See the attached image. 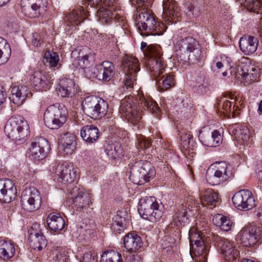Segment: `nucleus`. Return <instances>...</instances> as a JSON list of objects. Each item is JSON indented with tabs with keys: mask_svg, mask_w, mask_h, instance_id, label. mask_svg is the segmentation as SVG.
Wrapping results in <instances>:
<instances>
[{
	"mask_svg": "<svg viewBox=\"0 0 262 262\" xmlns=\"http://www.w3.org/2000/svg\"><path fill=\"white\" fill-rule=\"evenodd\" d=\"M137 104L138 106L140 105L153 114H157L159 112L158 104L151 97L145 96L141 91L138 92L136 96H129L122 100L119 108L122 117L125 118L132 124H137L141 119L140 108L137 110Z\"/></svg>",
	"mask_w": 262,
	"mask_h": 262,
	"instance_id": "f257e3e1",
	"label": "nucleus"
},
{
	"mask_svg": "<svg viewBox=\"0 0 262 262\" xmlns=\"http://www.w3.org/2000/svg\"><path fill=\"white\" fill-rule=\"evenodd\" d=\"M143 7L137 10L135 14L136 25L142 36L160 35L166 31L167 27L163 23L157 22L147 7L151 5L152 0H138Z\"/></svg>",
	"mask_w": 262,
	"mask_h": 262,
	"instance_id": "f03ea898",
	"label": "nucleus"
},
{
	"mask_svg": "<svg viewBox=\"0 0 262 262\" xmlns=\"http://www.w3.org/2000/svg\"><path fill=\"white\" fill-rule=\"evenodd\" d=\"M7 137L18 144L24 143L29 135V126L22 116L14 115L7 121L4 128Z\"/></svg>",
	"mask_w": 262,
	"mask_h": 262,
	"instance_id": "7ed1b4c3",
	"label": "nucleus"
},
{
	"mask_svg": "<svg viewBox=\"0 0 262 262\" xmlns=\"http://www.w3.org/2000/svg\"><path fill=\"white\" fill-rule=\"evenodd\" d=\"M138 211L142 218L157 222L163 215L164 205L154 197H145L140 200Z\"/></svg>",
	"mask_w": 262,
	"mask_h": 262,
	"instance_id": "20e7f679",
	"label": "nucleus"
},
{
	"mask_svg": "<svg viewBox=\"0 0 262 262\" xmlns=\"http://www.w3.org/2000/svg\"><path fill=\"white\" fill-rule=\"evenodd\" d=\"M68 111L64 105L55 104L49 106L45 111L43 120L45 125L52 129H57L67 121Z\"/></svg>",
	"mask_w": 262,
	"mask_h": 262,
	"instance_id": "39448f33",
	"label": "nucleus"
},
{
	"mask_svg": "<svg viewBox=\"0 0 262 262\" xmlns=\"http://www.w3.org/2000/svg\"><path fill=\"white\" fill-rule=\"evenodd\" d=\"M232 176L231 166L226 162H216L206 171L207 182L212 185H217L226 182Z\"/></svg>",
	"mask_w": 262,
	"mask_h": 262,
	"instance_id": "423d86ee",
	"label": "nucleus"
},
{
	"mask_svg": "<svg viewBox=\"0 0 262 262\" xmlns=\"http://www.w3.org/2000/svg\"><path fill=\"white\" fill-rule=\"evenodd\" d=\"M82 107L87 116L93 119H99L104 117L107 112L108 105L103 99L91 96L84 99Z\"/></svg>",
	"mask_w": 262,
	"mask_h": 262,
	"instance_id": "0eeeda50",
	"label": "nucleus"
},
{
	"mask_svg": "<svg viewBox=\"0 0 262 262\" xmlns=\"http://www.w3.org/2000/svg\"><path fill=\"white\" fill-rule=\"evenodd\" d=\"M155 174V170L149 162H139L130 168L129 178L134 184L141 185L149 182Z\"/></svg>",
	"mask_w": 262,
	"mask_h": 262,
	"instance_id": "6e6552de",
	"label": "nucleus"
},
{
	"mask_svg": "<svg viewBox=\"0 0 262 262\" xmlns=\"http://www.w3.org/2000/svg\"><path fill=\"white\" fill-rule=\"evenodd\" d=\"M54 177L61 183H71L77 177V169L71 164H55L50 168Z\"/></svg>",
	"mask_w": 262,
	"mask_h": 262,
	"instance_id": "1a4fd4ad",
	"label": "nucleus"
},
{
	"mask_svg": "<svg viewBox=\"0 0 262 262\" xmlns=\"http://www.w3.org/2000/svg\"><path fill=\"white\" fill-rule=\"evenodd\" d=\"M238 237L245 247L255 245L262 238V227L250 225L244 227L238 233Z\"/></svg>",
	"mask_w": 262,
	"mask_h": 262,
	"instance_id": "9d476101",
	"label": "nucleus"
},
{
	"mask_svg": "<svg viewBox=\"0 0 262 262\" xmlns=\"http://www.w3.org/2000/svg\"><path fill=\"white\" fill-rule=\"evenodd\" d=\"M250 67V60L248 58L242 57L236 63L237 69V76L242 77V79L249 82H258L260 80L259 78L260 69L258 68H252V73H249V68Z\"/></svg>",
	"mask_w": 262,
	"mask_h": 262,
	"instance_id": "9b49d317",
	"label": "nucleus"
},
{
	"mask_svg": "<svg viewBox=\"0 0 262 262\" xmlns=\"http://www.w3.org/2000/svg\"><path fill=\"white\" fill-rule=\"evenodd\" d=\"M48 0H21V10L26 15L36 17L47 11Z\"/></svg>",
	"mask_w": 262,
	"mask_h": 262,
	"instance_id": "f8f14e48",
	"label": "nucleus"
},
{
	"mask_svg": "<svg viewBox=\"0 0 262 262\" xmlns=\"http://www.w3.org/2000/svg\"><path fill=\"white\" fill-rule=\"evenodd\" d=\"M21 202L26 210L32 212L40 207L41 199L39 191L36 188L31 187L23 191Z\"/></svg>",
	"mask_w": 262,
	"mask_h": 262,
	"instance_id": "ddd939ff",
	"label": "nucleus"
},
{
	"mask_svg": "<svg viewBox=\"0 0 262 262\" xmlns=\"http://www.w3.org/2000/svg\"><path fill=\"white\" fill-rule=\"evenodd\" d=\"M73 203L77 209H84L92 204V194L80 186H75L71 191Z\"/></svg>",
	"mask_w": 262,
	"mask_h": 262,
	"instance_id": "4468645a",
	"label": "nucleus"
},
{
	"mask_svg": "<svg viewBox=\"0 0 262 262\" xmlns=\"http://www.w3.org/2000/svg\"><path fill=\"white\" fill-rule=\"evenodd\" d=\"M232 199L233 205L238 210H250L255 205L253 194L248 190L243 189L237 192L233 195Z\"/></svg>",
	"mask_w": 262,
	"mask_h": 262,
	"instance_id": "2eb2a0df",
	"label": "nucleus"
},
{
	"mask_svg": "<svg viewBox=\"0 0 262 262\" xmlns=\"http://www.w3.org/2000/svg\"><path fill=\"white\" fill-rule=\"evenodd\" d=\"M50 149V146L48 141L43 137L34 139L29 147L31 156L36 160L44 159Z\"/></svg>",
	"mask_w": 262,
	"mask_h": 262,
	"instance_id": "dca6fc26",
	"label": "nucleus"
},
{
	"mask_svg": "<svg viewBox=\"0 0 262 262\" xmlns=\"http://www.w3.org/2000/svg\"><path fill=\"white\" fill-rule=\"evenodd\" d=\"M17 195V189L13 182L8 179L0 180V202L9 203Z\"/></svg>",
	"mask_w": 262,
	"mask_h": 262,
	"instance_id": "f3484780",
	"label": "nucleus"
},
{
	"mask_svg": "<svg viewBox=\"0 0 262 262\" xmlns=\"http://www.w3.org/2000/svg\"><path fill=\"white\" fill-rule=\"evenodd\" d=\"M123 66L125 72V82L136 81L137 74L140 69L138 59L133 56L126 55L124 57Z\"/></svg>",
	"mask_w": 262,
	"mask_h": 262,
	"instance_id": "a211bd4d",
	"label": "nucleus"
},
{
	"mask_svg": "<svg viewBox=\"0 0 262 262\" xmlns=\"http://www.w3.org/2000/svg\"><path fill=\"white\" fill-rule=\"evenodd\" d=\"M93 70V78L100 81H109L114 76L115 67L112 62L106 61L96 65Z\"/></svg>",
	"mask_w": 262,
	"mask_h": 262,
	"instance_id": "6ab92c4d",
	"label": "nucleus"
},
{
	"mask_svg": "<svg viewBox=\"0 0 262 262\" xmlns=\"http://www.w3.org/2000/svg\"><path fill=\"white\" fill-rule=\"evenodd\" d=\"M149 56L150 59L149 60L148 66L151 72L156 78V80L159 81L161 79H158V76L161 73V70L163 69V64L161 59L162 54L159 49L155 47H150L149 49Z\"/></svg>",
	"mask_w": 262,
	"mask_h": 262,
	"instance_id": "aec40b11",
	"label": "nucleus"
},
{
	"mask_svg": "<svg viewBox=\"0 0 262 262\" xmlns=\"http://www.w3.org/2000/svg\"><path fill=\"white\" fill-rule=\"evenodd\" d=\"M163 13L170 23H176L179 21L180 14L176 2L174 0H163Z\"/></svg>",
	"mask_w": 262,
	"mask_h": 262,
	"instance_id": "412c9836",
	"label": "nucleus"
},
{
	"mask_svg": "<svg viewBox=\"0 0 262 262\" xmlns=\"http://www.w3.org/2000/svg\"><path fill=\"white\" fill-rule=\"evenodd\" d=\"M89 11L84 7L79 6L67 15L65 21L68 25H78L83 20L88 18Z\"/></svg>",
	"mask_w": 262,
	"mask_h": 262,
	"instance_id": "4be33fe9",
	"label": "nucleus"
},
{
	"mask_svg": "<svg viewBox=\"0 0 262 262\" xmlns=\"http://www.w3.org/2000/svg\"><path fill=\"white\" fill-rule=\"evenodd\" d=\"M11 92V101L17 106L21 105L28 95L30 94L27 86L23 84L12 86Z\"/></svg>",
	"mask_w": 262,
	"mask_h": 262,
	"instance_id": "5701e85b",
	"label": "nucleus"
},
{
	"mask_svg": "<svg viewBox=\"0 0 262 262\" xmlns=\"http://www.w3.org/2000/svg\"><path fill=\"white\" fill-rule=\"evenodd\" d=\"M221 253L225 256L227 261H234L239 255V252L235 249L233 243L228 239H222L219 244Z\"/></svg>",
	"mask_w": 262,
	"mask_h": 262,
	"instance_id": "b1692460",
	"label": "nucleus"
},
{
	"mask_svg": "<svg viewBox=\"0 0 262 262\" xmlns=\"http://www.w3.org/2000/svg\"><path fill=\"white\" fill-rule=\"evenodd\" d=\"M209 252V247L205 243V241L197 244H191L190 245V254L192 257H198L196 261L206 262Z\"/></svg>",
	"mask_w": 262,
	"mask_h": 262,
	"instance_id": "393cba45",
	"label": "nucleus"
},
{
	"mask_svg": "<svg viewBox=\"0 0 262 262\" xmlns=\"http://www.w3.org/2000/svg\"><path fill=\"white\" fill-rule=\"evenodd\" d=\"M200 199L203 206L213 208L217 206L220 201L217 192L212 189H207L200 192Z\"/></svg>",
	"mask_w": 262,
	"mask_h": 262,
	"instance_id": "a878e982",
	"label": "nucleus"
},
{
	"mask_svg": "<svg viewBox=\"0 0 262 262\" xmlns=\"http://www.w3.org/2000/svg\"><path fill=\"white\" fill-rule=\"evenodd\" d=\"M114 2V0H109L108 2L106 3V5H103L100 6V8L98 10L97 14L101 23H109L118 15L117 13L112 12V9L113 8L112 7V6L113 5Z\"/></svg>",
	"mask_w": 262,
	"mask_h": 262,
	"instance_id": "bb28decb",
	"label": "nucleus"
},
{
	"mask_svg": "<svg viewBox=\"0 0 262 262\" xmlns=\"http://www.w3.org/2000/svg\"><path fill=\"white\" fill-rule=\"evenodd\" d=\"M258 41L256 37L252 36H245L239 39L241 50L246 55L254 53L257 48Z\"/></svg>",
	"mask_w": 262,
	"mask_h": 262,
	"instance_id": "cd10ccee",
	"label": "nucleus"
},
{
	"mask_svg": "<svg viewBox=\"0 0 262 262\" xmlns=\"http://www.w3.org/2000/svg\"><path fill=\"white\" fill-rule=\"evenodd\" d=\"M123 244L127 251L135 253L142 246V242L140 236L135 233H128L123 239Z\"/></svg>",
	"mask_w": 262,
	"mask_h": 262,
	"instance_id": "c85d7f7f",
	"label": "nucleus"
},
{
	"mask_svg": "<svg viewBox=\"0 0 262 262\" xmlns=\"http://www.w3.org/2000/svg\"><path fill=\"white\" fill-rule=\"evenodd\" d=\"M178 46L180 50L185 53H194L196 56L200 55V50L197 47L198 41L191 37L182 39L179 41Z\"/></svg>",
	"mask_w": 262,
	"mask_h": 262,
	"instance_id": "c756f323",
	"label": "nucleus"
},
{
	"mask_svg": "<svg viewBox=\"0 0 262 262\" xmlns=\"http://www.w3.org/2000/svg\"><path fill=\"white\" fill-rule=\"evenodd\" d=\"M199 140L205 146L208 147H216L222 143V136L217 130H214L211 135H204L199 136Z\"/></svg>",
	"mask_w": 262,
	"mask_h": 262,
	"instance_id": "7c9ffc66",
	"label": "nucleus"
},
{
	"mask_svg": "<svg viewBox=\"0 0 262 262\" xmlns=\"http://www.w3.org/2000/svg\"><path fill=\"white\" fill-rule=\"evenodd\" d=\"M80 135L84 141L89 143H93L99 138V129L93 125H86L82 128Z\"/></svg>",
	"mask_w": 262,
	"mask_h": 262,
	"instance_id": "2f4dec72",
	"label": "nucleus"
},
{
	"mask_svg": "<svg viewBox=\"0 0 262 262\" xmlns=\"http://www.w3.org/2000/svg\"><path fill=\"white\" fill-rule=\"evenodd\" d=\"M56 90L62 97H69L78 92L79 88L76 83H59Z\"/></svg>",
	"mask_w": 262,
	"mask_h": 262,
	"instance_id": "473e14b6",
	"label": "nucleus"
},
{
	"mask_svg": "<svg viewBox=\"0 0 262 262\" xmlns=\"http://www.w3.org/2000/svg\"><path fill=\"white\" fill-rule=\"evenodd\" d=\"M47 222L50 229L54 231H61L65 226L63 219L59 214L54 212L49 214L47 219Z\"/></svg>",
	"mask_w": 262,
	"mask_h": 262,
	"instance_id": "72a5a7b5",
	"label": "nucleus"
},
{
	"mask_svg": "<svg viewBox=\"0 0 262 262\" xmlns=\"http://www.w3.org/2000/svg\"><path fill=\"white\" fill-rule=\"evenodd\" d=\"M15 252L14 244L3 239H0V258L8 260L12 258Z\"/></svg>",
	"mask_w": 262,
	"mask_h": 262,
	"instance_id": "f704fd0d",
	"label": "nucleus"
},
{
	"mask_svg": "<svg viewBox=\"0 0 262 262\" xmlns=\"http://www.w3.org/2000/svg\"><path fill=\"white\" fill-rule=\"evenodd\" d=\"M29 241L30 247L38 251H41L47 245V241L43 234L37 235L32 232L29 237Z\"/></svg>",
	"mask_w": 262,
	"mask_h": 262,
	"instance_id": "c9c22d12",
	"label": "nucleus"
},
{
	"mask_svg": "<svg viewBox=\"0 0 262 262\" xmlns=\"http://www.w3.org/2000/svg\"><path fill=\"white\" fill-rule=\"evenodd\" d=\"M188 210H190L189 207H187L186 205H182L176 212L171 224H174L178 227L184 225L188 219Z\"/></svg>",
	"mask_w": 262,
	"mask_h": 262,
	"instance_id": "e433bc0d",
	"label": "nucleus"
},
{
	"mask_svg": "<svg viewBox=\"0 0 262 262\" xmlns=\"http://www.w3.org/2000/svg\"><path fill=\"white\" fill-rule=\"evenodd\" d=\"M11 50L7 40L0 37V65L7 62L10 57Z\"/></svg>",
	"mask_w": 262,
	"mask_h": 262,
	"instance_id": "4c0bfd02",
	"label": "nucleus"
},
{
	"mask_svg": "<svg viewBox=\"0 0 262 262\" xmlns=\"http://www.w3.org/2000/svg\"><path fill=\"white\" fill-rule=\"evenodd\" d=\"M214 224L225 231H229L232 227V223L229 218L221 214H215L213 217Z\"/></svg>",
	"mask_w": 262,
	"mask_h": 262,
	"instance_id": "58836bf2",
	"label": "nucleus"
},
{
	"mask_svg": "<svg viewBox=\"0 0 262 262\" xmlns=\"http://www.w3.org/2000/svg\"><path fill=\"white\" fill-rule=\"evenodd\" d=\"M100 262H123L121 254L114 250H107L103 252Z\"/></svg>",
	"mask_w": 262,
	"mask_h": 262,
	"instance_id": "ea45409f",
	"label": "nucleus"
},
{
	"mask_svg": "<svg viewBox=\"0 0 262 262\" xmlns=\"http://www.w3.org/2000/svg\"><path fill=\"white\" fill-rule=\"evenodd\" d=\"M108 157L112 159H116L123 155V149L119 143L108 145L105 149Z\"/></svg>",
	"mask_w": 262,
	"mask_h": 262,
	"instance_id": "a19ab883",
	"label": "nucleus"
},
{
	"mask_svg": "<svg viewBox=\"0 0 262 262\" xmlns=\"http://www.w3.org/2000/svg\"><path fill=\"white\" fill-rule=\"evenodd\" d=\"M234 135L235 140L240 144L247 142L250 137L249 129L246 126H242L234 130Z\"/></svg>",
	"mask_w": 262,
	"mask_h": 262,
	"instance_id": "79ce46f5",
	"label": "nucleus"
},
{
	"mask_svg": "<svg viewBox=\"0 0 262 262\" xmlns=\"http://www.w3.org/2000/svg\"><path fill=\"white\" fill-rule=\"evenodd\" d=\"M181 144L185 150H189L193 146V136L189 132L182 131L180 133Z\"/></svg>",
	"mask_w": 262,
	"mask_h": 262,
	"instance_id": "37998d69",
	"label": "nucleus"
},
{
	"mask_svg": "<svg viewBox=\"0 0 262 262\" xmlns=\"http://www.w3.org/2000/svg\"><path fill=\"white\" fill-rule=\"evenodd\" d=\"M241 4L251 11L256 12L262 6L260 0H239Z\"/></svg>",
	"mask_w": 262,
	"mask_h": 262,
	"instance_id": "c03bdc74",
	"label": "nucleus"
},
{
	"mask_svg": "<svg viewBox=\"0 0 262 262\" xmlns=\"http://www.w3.org/2000/svg\"><path fill=\"white\" fill-rule=\"evenodd\" d=\"M44 59L51 67H57L59 60L57 53L53 51H46L44 55Z\"/></svg>",
	"mask_w": 262,
	"mask_h": 262,
	"instance_id": "a18cd8bd",
	"label": "nucleus"
},
{
	"mask_svg": "<svg viewBox=\"0 0 262 262\" xmlns=\"http://www.w3.org/2000/svg\"><path fill=\"white\" fill-rule=\"evenodd\" d=\"M227 96H224L219 101L217 102V107L219 108L222 107L224 110L226 112L230 111L232 106V102L228 100L227 98L231 99L232 100L234 99L233 95H232L230 93L226 94Z\"/></svg>",
	"mask_w": 262,
	"mask_h": 262,
	"instance_id": "49530a36",
	"label": "nucleus"
},
{
	"mask_svg": "<svg viewBox=\"0 0 262 262\" xmlns=\"http://www.w3.org/2000/svg\"><path fill=\"white\" fill-rule=\"evenodd\" d=\"M189 238L190 245L191 244H197L204 241V236L201 232L195 228H191L189 231Z\"/></svg>",
	"mask_w": 262,
	"mask_h": 262,
	"instance_id": "de8ad7c7",
	"label": "nucleus"
},
{
	"mask_svg": "<svg viewBox=\"0 0 262 262\" xmlns=\"http://www.w3.org/2000/svg\"><path fill=\"white\" fill-rule=\"evenodd\" d=\"M59 144L63 145L76 144V137L73 134H65L61 136Z\"/></svg>",
	"mask_w": 262,
	"mask_h": 262,
	"instance_id": "09e8293b",
	"label": "nucleus"
},
{
	"mask_svg": "<svg viewBox=\"0 0 262 262\" xmlns=\"http://www.w3.org/2000/svg\"><path fill=\"white\" fill-rule=\"evenodd\" d=\"M137 147L141 149H145L150 147L151 142L141 135L137 136Z\"/></svg>",
	"mask_w": 262,
	"mask_h": 262,
	"instance_id": "8fccbe9b",
	"label": "nucleus"
},
{
	"mask_svg": "<svg viewBox=\"0 0 262 262\" xmlns=\"http://www.w3.org/2000/svg\"><path fill=\"white\" fill-rule=\"evenodd\" d=\"M113 220L114 222L112 223L113 228L114 229L117 228V230L121 231L125 225V219L117 214L113 218Z\"/></svg>",
	"mask_w": 262,
	"mask_h": 262,
	"instance_id": "3c124183",
	"label": "nucleus"
},
{
	"mask_svg": "<svg viewBox=\"0 0 262 262\" xmlns=\"http://www.w3.org/2000/svg\"><path fill=\"white\" fill-rule=\"evenodd\" d=\"M76 144H59V148L64 155L72 154L76 149Z\"/></svg>",
	"mask_w": 262,
	"mask_h": 262,
	"instance_id": "603ef678",
	"label": "nucleus"
},
{
	"mask_svg": "<svg viewBox=\"0 0 262 262\" xmlns=\"http://www.w3.org/2000/svg\"><path fill=\"white\" fill-rule=\"evenodd\" d=\"M97 254L93 251H88L85 253L83 256L82 259L80 262H97Z\"/></svg>",
	"mask_w": 262,
	"mask_h": 262,
	"instance_id": "864d4df0",
	"label": "nucleus"
},
{
	"mask_svg": "<svg viewBox=\"0 0 262 262\" xmlns=\"http://www.w3.org/2000/svg\"><path fill=\"white\" fill-rule=\"evenodd\" d=\"M174 245V239L170 237H166L162 243V249L166 252L170 251Z\"/></svg>",
	"mask_w": 262,
	"mask_h": 262,
	"instance_id": "5fc2aeb1",
	"label": "nucleus"
},
{
	"mask_svg": "<svg viewBox=\"0 0 262 262\" xmlns=\"http://www.w3.org/2000/svg\"><path fill=\"white\" fill-rule=\"evenodd\" d=\"M51 83H36L34 86L36 91H47L50 90Z\"/></svg>",
	"mask_w": 262,
	"mask_h": 262,
	"instance_id": "6e6d98bb",
	"label": "nucleus"
},
{
	"mask_svg": "<svg viewBox=\"0 0 262 262\" xmlns=\"http://www.w3.org/2000/svg\"><path fill=\"white\" fill-rule=\"evenodd\" d=\"M78 65L83 70L88 71V67L89 66V61L88 56H84L78 60Z\"/></svg>",
	"mask_w": 262,
	"mask_h": 262,
	"instance_id": "4d7b16f0",
	"label": "nucleus"
},
{
	"mask_svg": "<svg viewBox=\"0 0 262 262\" xmlns=\"http://www.w3.org/2000/svg\"><path fill=\"white\" fill-rule=\"evenodd\" d=\"M35 233L37 235L42 234L41 232L40 225L37 223H34L30 228L28 230L29 236L31 235V233Z\"/></svg>",
	"mask_w": 262,
	"mask_h": 262,
	"instance_id": "13d9d810",
	"label": "nucleus"
},
{
	"mask_svg": "<svg viewBox=\"0 0 262 262\" xmlns=\"http://www.w3.org/2000/svg\"><path fill=\"white\" fill-rule=\"evenodd\" d=\"M174 83H157L158 90L161 92H164L167 90L169 88L174 86Z\"/></svg>",
	"mask_w": 262,
	"mask_h": 262,
	"instance_id": "bf43d9fd",
	"label": "nucleus"
},
{
	"mask_svg": "<svg viewBox=\"0 0 262 262\" xmlns=\"http://www.w3.org/2000/svg\"><path fill=\"white\" fill-rule=\"evenodd\" d=\"M32 43L36 47H39L41 44V37L37 33H34L32 35Z\"/></svg>",
	"mask_w": 262,
	"mask_h": 262,
	"instance_id": "052dcab7",
	"label": "nucleus"
},
{
	"mask_svg": "<svg viewBox=\"0 0 262 262\" xmlns=\"http://www.w3.org/2000/svg\"><path fill=\"white\" fill-rule=\"evenodd\" d=\"M7 97L6 90L0 83V106L4 103Z\"/></svg>",
	"mask_w": 262,
	"mask_h": 262,
	"instance_id": "680f3d73",
	"label": "nucleus"
},
{
	"mask_svg": "<svg viewBox=\"0 0 262 262\" xmlns=\"http://www.w3.org/2000/svg\"><path fill=\"white\" fill-rule=\"evenodd\" d=\"M221 60L222 61L224 64L229 67V69H231L233 67V65L231 64L232 60L230 57H227L225 55H222L221 56Z\"/></svg>",
	"mask_w": 262,
	"mask_h": 262,
	"instance_id": "e2e57ef3",
	"label": "nucleus"
},
{
	"mask_svg": "<svg viewBox=\"0 0 262 262\" xmlns=\"http://www.w3.org/2000/svg\"><path fill=\"white\" fill-rule=\"evenodd\" d=\"M174 76L171 73H169L162 76V82H171L175 81Z\"/></svg>",
	"mask_w": 262,
	"mask_h": 262,
	"instance_id": "0e129e2a",
	"label": "nucleus"
},
{
	"mask_svg": "<svg viewBox=\"0 0 262 262\" xmlns=\"http://www.w3.org/2000/svg\"><path fill=\"white\" fill-rule=\"evenodd\" d=\"M41 74L35 72L33 76H31L30 80L33 82H45V80L40 78Z\"/></svg>",
	"mask_w": 262,
	"mask_h": 262,
	"instance_id": "69168bd1",
	"label": "nucleus"
},
{
	"mask_svg": "<svg viewBox=\"0 0 262 262\" xmlns=\"http://www.w3.org/2000/svg\"><path fill=\"white\" fill-rule=\"evenodd\" d=\"M195 11V9L194 7L191 4H188L187 6V8L186 9L185 12L188 16H191V15H193L195 14L194 13Z\"/></svg>",
	"mask_w": 262,
	"mask_h": 262,
	"instance_id": "338daca9",
	"label": "nucleus"
},
{
	"mask_svg": "<svg viewBox=\"0 0 262 262\" xmlns=\"http://www.w3.org/2000/svg\"><path fill=\"white\" fill-rule=\"evenodd\" d=\"M129 262H140V257L137 254H130L126 256Z\"/></svg>",
	"mask_w": 262,
	"mask_h": 262,
	"instance_id": "774afa93",
	"label": "nucleus"
}]
</instances>
